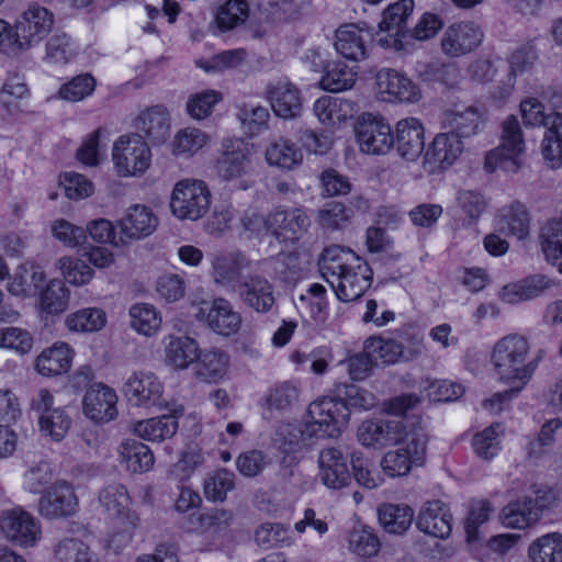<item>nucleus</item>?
<instances>
[{
    "label": "nucleus",
    "mask_w": 562,
    "mask_h": 562,
    "mask_svg": "<svg viewBox=\"0 0 562 562\" xmlns=\"http://www.w3.org/2000/svg\"><path fill=\"white\" fill-rule=\"evenodd\" d=\"M529 349L528 340L518 334L507 335L494 345L491 353L494 371L501 381L512 386L483 402V406L491 413H499L504 404L516 396L530 380L537 363L528 361Z\"/></svg>",
    "instance_id": "obj_1"
},
{
    "label": "nucleus",
    "mask_w": 562,
    "mask_h": 562,
    "mask_svg": "<svg viewBox=\"0 0 562 562\" xmlns=\"http://www.w3.org/2000/svg\"><path fill=\"white\" fill-rule=\"evenodd\" d=\"M318 266L323 278L341 302L358 300L371 286V268L350 249L339 246L324 249Z\"/></svg>",
    "instance_id": "obj_2"
},
{
    "label": "nucleus",
    "mask_w": 562,
    "mask_h": 562,
    "mask_svg": "<svg viewBox=\"0 0 562 562\" xmlns=\"http://www.w3.org/2000/svg\"><path fill=\"white\" fill-rule=\"evenodd\" d=\"M522 485L519 481L513 483L508 493L515 496L522 491L524 495L503 508V524L509 528L525 529L533 525L539 520L542 512L558 501L555 491L549 486L533 484L522 488Z\"/></svg>",
    "instance_id": "obj_3"
},
{
    "label": "nucleus",
    "mask_w": 562,
    "mask_h": 562,
    "mask_svg": "<svg viewBox=\"0 0 562 562\" xmlns=\"http://www.w3.org/2000/svg\"><path fill=\"white\" fill-rule=\"evenodd\" d=\"M243 226L249 232L257 234L270 233L278 240L296 243L311 226V220L305 210L296 209H276L267 215L254 213L245 216Z\"/></svg>",
    "instance_id": "obj_4"
},
{
    "label": "nucleus",
    "mask_w": 562,
    "mask_h": 562,
    "mask_svg": "<svg viewBox=\"0 0 562 562\" xmlns=\"http://www.w3.org/2000/svg\"><path fill=\"white\" fill-rule=\"evenodd\" d=\"M428 438L420 427L411 430L395 442L394 449L386 451L380 461V467L389 477L407 476L413 468L422 467L426 459Z\"/></svg>",
    "instance_id": "obj_5"
},
{
    "label": "nucleus",
    "mask_w": 562,
    "mask_h": 562,
    "mask_svg": "<svg viewBox=\"0 0 562 562\" xmlns=\"http://www.w3.org/2000/svg\"><path fill=\"white\" fill-rule=\"evenodd\" d=\"M350 412L338 397L324 396L308 405L307 420L301 435L305 437L336 438L347 426Z\"/></svg>",
    "instance_id": "obj_6"
},
{
    "label": "nucleus",
    "mask_w": 562,
    "mask_h": 562,
    "mask_svg": "<svg viewBox=\"0 0 562 562\" xmlns=\"http://www.w3.org/2000/svg\"><path fill=\"white\" fill-rule=\"evenodd\" d=\"M111 159L119 177L140 178L150 169L153 156L144 137L132 133L114 140Z\"/></svg>",
    "instance_id": "obj_7"
},
{
    "label": "nucleus",
    "mask_w": 562,
    "mask_h": 562,
    "mask_svg": "<svg viewBox=\"0 0 562 562\" xmlns=\"http://www.w3.org/2000/svg\"><path fill=\"white\" fill-rule=\"evenodd\" d=\"M525 150L526 144L519 121L516 116L509 115L502 123L499 145L486 154L485 169L490 172L497 168L517 172Z\"/></svg>",
    "instance_id": "obj_8"
},
{
    "label": "nucleus",
    "mask_w": 562,
    "mask_h": 562,
    "mask_svg": "<svg viewBox=\"0 0 562 562\" xmlns=\"http://www.w3.org/2000/svg\"><path fill=\"white\" fill-rule=\"evenodd\" d=\"M54 404L53 393L42 387L31 397L30 409L37 416L41 436L48 441L60 442L68 435L72 419L64 407L54 406Z\"/></svg>",
    "instance_id": "obj_9"
},
{
    "label": "nucleus",
    "mask_w": 562,
    "mask_h": 562,
    "mask_svg": "<svg viewBox=\"0 0 562 562\" xmlns=\"http://www.w3.org/2000/svg\"><path fill=\"white\" fill-rule=\"evenodd\" d=\"M414 10V0H398L384 9L382 20L378 24V44L385 49L407 52L409 49V32L406 23Z\"/></svg>",
    "instance_id": "obj_10"
},
{
    "label": "nucleus",
    "mask_w": 562,
    "mask_h": 562,
    "mask_svg": "<svg viewBox=\"0 0 562 562\" xmlns=\"http://www.w3.org/2000/svg\"><path fill=\"white\" fill-rule=\"evenodd\" d=\"M0 536L19 548H34L42 539V525L34 515L16 505L0 513Z\"/></svg>",
    "instance_id": "obj_11"
},
{
    "label": "nucleus",
    "mask_w": 562,
    "mask_h": 562,
    "mask_svg": "<svg viewBox=\"0 0 562 562\" xmlns=\"http://www.w3.org/2000/svg\"><path fill=\"white\" fill-rule=\"evenodd\" d=\"M81 413L94 425H105L119 417V394L103 382H93L81 398Z\"/></svg>",
    "instance_id": "obj_12"
},
{
    "label": "nucleus",
    "mask_w": 562,
    "mask_h": 562,
    "mask_svg": "<svg viewBox=\"0 0 562 562\" xmlns=\"http://www.w3.org/2000/svg\"><path fill=\"white\" fill-rule=\"evenodd\" d=\"M374 88L380 100L390 103L414 104L420 101V88L404 72L381 68L374 75Z\"/></svg>",
    "instance_id": "obj_13"
},
{
    "label": "nucleus",
    "mask_w": 562,
    "mask_h": 562,
    "mask_svg": "<svg viewBox=\"0 0 562 562\" xmlns=\"http://www.w3.org/2000/svg\"><path fill=\"white\" fill-rule=\"evenodd\" d=\"M194 317L204 322L212 331L223 337L237 334L243 325L241 314L224 297L203 302L194 313Z\"/></svg>",
    "instance_id": "obj_14"
},
{
    "label": "nucleus",
    "mask_w": 562,
    "mask_h": 562,
    "mask_svg": "<svg viewBox=\"0 0 562 562\" xmlns=\"http://www.w3.org/2000/svg\"><path fill=\"white\" fill-rule=\"evenodd\" d=\"M127 401L136 407H162L167 405L160 380L149 371H133L123 385Z\"/></svg>",
    "instance_id": "obj_15"
},
{
    "label": "nucleus",
    "mask_w": 562,
    "mask_h": 562,
    "mask_svg": "<svg viewBox=\"0 0 562 562\" xmlns=\"http://www.w3.org/2000/svg\"><path fill=\"white\" fill-rule=\"evenodd\" d=\"M484 32L473 21H459L450 24L442 33L440 47L450 58H458L475 50L482 43Z\"/></svg>",
    "instance_id": "obj_16"
},
{
    "label": "nucleus",
    "mask_w": 562,
    "mask_h": 562,
    "mask_svg": "<svg viewBox=\"0 0 562 562\" xmlns=\"http://www.w3.org/2000/svg\"><path fill=\"white\" fill-rule=\"evenodd\" d=\"M360 150L370 155H384L394 145V135L383 117L363 114L356 126Z\"/></svg>",
    "instance_id": "obj_17"
},
{
    "label": "nucleus",
    "mask_w": 562,
    "mask_h": 562,
    "mask_svg": "<svg viewBox=\"0 0 562 562\" xmlns=\"http://www.w3.org/2000/svg\"><path fill=\"white\" fill-rule=\"evenodd\" d=\"M15 22L27 50L38 45L52 32L55 15L48 8L33 2L22 11Z\"/></svg>",
    "instance_id": "obj_18"
},
{
    "label": "nucleus",
    "mask_w": 562,
    "mask_h": 562,
    "mask_svg": "<svg viewBox=\"0 0 562 562\" xmlns=\"http://www.w3.org/2000/svg\"><path fill=\"white\" fill-rule=\"evenodd\" d=\"M210 204L211 192L204 181H178V220L198 221L207 213Z\"/></svg>",
    "instance_id": "obj_19"
},
{
    "label": "nucleus",
    "mask_w": 562,
    "mask_h": 562,
    "mask_svg": "<svg viewBox=\"0 0 562 562\" xmlns=\"http://www.w3.org/2000/svg\"><path fill=\"white\" fill-rule=\"evenodd\" d=\"M411 427L396 419H368L358 427L357 436L362 446L382 449L400 442Z\"/></svg>",
    "instance_id": "obj_20"
},
{
    "label": "nucleus",
    "mask_w": 562,
    "mask_h": 562,
    "mask_svg": "<svg viewBox=\"0 0 562 562\" xmlns=\"http://www.w3.org/2000/svg\"><path fill=\"white\" fill-rule=\"evenodd\" d=\"M98 507L111 520L127 519L134 522L139 514L133 508V498L127 487L119 482L105 484L98 492Z\"/></svg>",
    "instance_id": "obj_21"
},
{
    "label": "nucleus",
    "mask_w": 562,
    "mask_h": 562,
    "mask_svg": "<svg viewBox=\"0 0 562 562\" xmlns=\"http://www.w3.org/2000/svg\"><path fill=\"white\" fill-rule=\"evenodd\" d=\"M464 150L463 140L452 133L442 132L435 136L425 153L423 166L428 173H436L451 167Z\"/></svg>",
    "instance_id": "obj_22"
},
{
    "label": "nucleus",
    "mask_w": 562,
    "mask_h": 562,
    "mask_svg": "<svg viewBox=\"0 0 562 562\" xmlns=\"http://www.w3.org/2000/svg\"><path fill=\"white\" fill-rule=\"evenodd\" d=\"M78 498L72 486L66 481H55L40 497L37 509L42 517L54 519L75 514Z\"/></svg>",
    "instance_id": "obj_23"
},
{
    "label": "nucleus",
    "mask_w": 562,
    "mask_h": 562,
    "mask_svg": "<svg viewBox=\"0 0 562 562\" xmlns=\"http://www.w3.org/2000/svg\"><path fill=\"white\" fill-rule=\"evenodd\" d=\"M157 225L158 220L149 207L140 204L130 206L117 221L123 246L148 237L156 231Z\"/></svg>",
    "instance_id": "obj_24"
},
{
    "label": "nucleus",
    "mask_w": 562,
    "mask_h": 562,
    "mask_svg": "<svg viewBox=\"0 0 562 562\" xmlns=\"http://www.w3.org/2000/svg\"><path fill=\"white\" fill-rule=\"evenodd\" d=\"M215 170L218 178L227 182L238 180L249 172V153L240 139L223 143V153L216 160Z\"/></svg>",
    "instance_id": "obj_25"
},
{
    "label": "nucleus",
    "mask_w": 562,
    "mask_h": 562,
    "mask_svg": "<svg viewBox=\"0 0 562 562\" xmlns=\"http://www.w3.org/2000/svg\"><path fill=\"white\" fill-rule=\"evenodd\" d=\"M75 349L65 341H56L43 349L34 361V370L44 378H55L67 373L72 367Z\"/></svg>",
    "instance_id": "obj_26"
},
{
    "label": "nucleus",
    "mask_w": 562,
    "mask_h": 562,
    "mask_svg": "<svg viewBox=\"0 0 562 562\" xmlns=\"http://www.w3.org/2000/svg\"><path fill=\"white\" fill-rule=\"evenodd\" d=\"M318 477L328 488L340 490L351 481L347 460L337 448H325L318 456Z\"/></svg>",
    "instance_id": "obj_27"
},
{
    "label": "nucleus",
    "mask_w": 562,
    "mask_h": 562,
    "mask_svg": "<svg viewBox=\"0 0 562 562\" xmlns=\"http://www.w3.org/2000/svg\"><path fill=\"white\" fill-rule=\"evenodd\" d=\"M394 144L398 154L406 160H416L425 147V128L416 117H406L397 122Z\"/></svg>",
    "instance_id": "obj_28"
},
{
    "label": "nucleus",
    "mask_w": 562,
    "mask_h": 562,
    "mask_svg": "<svg viewBox=\"0 0 562 562\" xmlns=\"http://www.w3.org/2000/svg\"><path fill=\"white\" fill-rule=\"evenodd\" d=\"M241 302L257 313L267 314L276 304L273 285L261 276H251L240 282Z\"/></svg>",
    "instance_id": "obj_29"
},
{
    "label": "nucleus",
    "mask_w": 562,
    "mask_h": 562,
    "mask_svg": "<svg viewBox=\"0 0 562 562\" xmlns=\"http://www.w3.org/2000/svg\"><path fill=\"white\" fill-rule=\"evenodd\" d=\"M481 125V112L473 105L463 109H448L440 115L441 128L454 134L461 140L476 135Z\"/></svg>",
    "instance_id": "obj_30"
},
{
    "label": "nucleus",
    "mask_w": 562,
    "mask_h": 562,
    "mask_svg": "<svg viewBox=\"0 0 562 562\" xmlns=\"http://www.w3.org/2000/svg\"><path fill=\"white\" fill-rule=\"evenodd\" d=\"M371 34L368 29L357 24H345L335 34V48L349 60L360 61L368 56L367 43Z\"/></svg>",
    "instance_id": "obj_31"
},
{
    "label": "nucleus",
    "mask_w": 562,
    "mask_h": 562,
    "mask_svg": "<svg viewBox=\"0 0 562 562\" xmlns=\"http://www.w3.org/2000/svg\"><path fill=\"white\" fill-rule=\"evenodd\" d=\"M46 281L45 271L37 265L22 263L9 276L7 291L15 297H33Z\"/></svg>",
    "instance_id": "obj_32"
},
{
    "label": "nucleus",
    "mask_w": 562,
    "mask_h": 562,
    "mask_svg": "<svg viewBox=\"0 0 562 562\" xmlns=\"http://www.w3.org/2000/svg\"><path fill=\"white\" fill-rule=\"evenodd\" d=\"M250 261L240 251L217 254L212 259V278L222 286H232L243 282V271L248 269Z\"/></svg>",
    "instance_id": "obj_33"
},
{
    "label": "nucleus",
    "mask_w": 562,
    "mask_h": 562,
    "mask_svg": "<svg viewBox=\"0 0 562 562\" xmlns=\"http://www.w3.org/2000/svg\"><path fill=\"white\" fill-rule=\"evenodd\" d=\"M417 527L420 531L436 538H447L452 529V516L440 501L427 502L419 512Z\"/></svg>",
    "instance_id": "obj_34"
},
{
    "label": "nucleus",
    "mask_w": 562,
    "mask_h": 562,
    "mask_svg": "<svg viewBox=\"0 0 562 562\" xmlns=\"http://www.w3.org/2000/svg\"><path fill=\"white\" fill-rule=\"evenodd\" d=\"M267 99L276 113L282 119H292L300 114L302 101L299 89L289 81H278L267 88Z\"/></svg>",
    "instance_id": "obj_35"
},
{
    "label": "nucleus",
    "mask_w": 562,
    "mask_h": 562,
    "mask_svg": "<svg viewBox=\"0 0 562 562\" xmlns=\"http://www.w3.org/2000/svg\"><path fill=\"white\" fill-rule=\"evenodd\" d=\"M70 303V291L58 279L47 281L45 288L38 292L37 308L43 319L61 315Z\"/></svg>",
    "instance_id": "obj_36"
},
{
    "label": "nucleus",
    "mask_w": 562,
    "mask_h": 562,
    "mask_svg": "<svg viewBox=\"0 0 562 562\" xmlns=\"http://www.w3.org/2000/svg\"><path fill=\"white\" fill-rule=\"evenodd\" d=\"M120 464L130 473H145L154 467L149 447L136 439H125L116 448Z\"/></svg>",
    "instance_id": "obj_37"
},
{
    "label": "nucleus",
    "mask_w": 562,
    "mask_h": 562,
    "mask_svg": "<svg viewBox=\"0 0 562 562\" xmlns=\"http://www.w3.org/2000/svg\"><path fill=\"white\" fill-rule=\"evenodd\" d=\"M108 325V315L101 307L89 306L79 308L65 318V327L70 333L94 334Z\"/></svg>",
    "instance_id": "obj_38"
},
{
    "label": "nucleus",
    "mask_w": 562,
    "mask_h": 562,
    "mask_svg": "<svg viewBox=\"0 0 562 562\" xmlns=\"http://www.w3.org/2000/svg\"><path fill=\"white\" fill-rule=\"evenodd\" d=\"M265 158L269 166L293 170L302 164L303 153L292 140L279 137L267 146Z\"/></svg>",
    "instance_id": "obj_39"
},
{
    "label": "nucleus",
    "mask_w": 562,
    "mask_h": 562,
    "mask_svg": "<svg viewBox=\"0 0 562 562\" xmlns=\"http://www.w3.org/2000/svg\"><path fill=\"white\" fill-rule=\"evenodd\" d=\"M541 153L551 169L562 166V114L559 112L549 113Z\"/></svg>",
    "instance_id": "obj_40"
},
{
    "label": "nucleus",
    "mask_w": 562,
    "mask_h": 562,
    "mask_svg": "<svg viewBox=\"0 0 562 562\" xmlns=\"http://www.w3.org/2000/svg\"><path fill=\"white\" fill-rule=\"evenodd\" d=\"M134 126L144 132L155 144H162L170 135V119L161 106H154L139 113Z\"/></svg>",
    "instance_id": "obj_41"
},
{
    "label": "nucleus",
    "mask_w": 562,
    "mask_h": 562,
    "mask_svg": "<svg viewBox=\"0 0 562 562\" xmlns=\"http://www.w3.org/2000/svg\"><path fill=\"white\" fill-rule=\"evenodd\" d=\"M228 367V355L218 349H211L201 353L194 366V373L203 382L216 383L225 376Z\"/></svg>",
    "instance_id": "obj_42"
},
{
    "label": "nucleus",
    "mask_w": 562,
    "mask_h": 562,
    "mask_svg": "<svg viewBox=\"0 0 562 562\" xmlns=\"http://www.w3.org/2000/svg\"><path fill=\"white\" fill-rule=\"evenodd\" d=\"M130 326L138 335L156 336L162 325L161 313L149 303H135L128 310Z\"/></svg>",
    "instance_id": "obj_43"
},
{
    "label": "nucleus",
    "mask_w": 562,
    "mask_h": 562,
    "mask_svg": "<svg viewBox=\"0 0 562 562\" xmlns=\"http://www.w3.org/2000/svg\"><path fill=\"white\" fill-rule=\"evenodd\" d=\"M378 518L386 532L402 535L412 525L414 510L405 504H382L378 508Z\"/></svg>",
    "instance_id": "obj_44"
},
{
    "label": "nucleus",
    "mask_w": 562,
    "mask_h": 562,
    "mask_svg": "<svg viewBox=\"0 0 562 562\" xmlns=\"http://www.w3.org/2000/svg\"><path fill=\"white\" fill-rule=\"evenodd\" d=\"M357 81V71L340 60L326 65L319 80V87L329 92H341L351 89Z\"/></svg>",
    "instance_id": "obj_45"
},
{
    "label": "nucleus",
    "mask_w": 562,
    "mask_h": 562,
    "mask_svg": "<svg viewBox=\"0 0 562 562\" xmlns=\"http://www.w3.org/2000/svg\"><path fill=\"white\" fill-rule=\"evenodd\" d=\"M352 103L342 98L322 97L314 103L313 111L319 122L326 125L339 124L352 116Z\"/></svg>",
    "instance_id": "obj_46"
},
{
    "label": "nucleus",
    "mask_w": 562,
    "mask_h": 562,
    "mask_svg": "<svg viewBox=\"0 0 562 562\" xmlns=\"http://www.w3.org/2000/svg\"><path fill=\"white\" fill-rule=\"evenodd\" d=\"M134 432L148 441H162L176 434V415L171 409L169 414L161 417L148 418L137 422Z\"/></svg>",
    "instance_id": "obj_47"
},
{
    "label": "nucleus",
    "mask_w": 562,
    "mask_h": 562,
    "mask_svg": "<svg viewBox=\"0 0 562 562\" xmlns=\"http://www.w3.org/2000/svg\"><path fill=\"white\" fill-rule=\"evenodd\" d=\"M353 211L341 202L330 201L318 209L316 224L325 232L342 231L349 226Z\"/></svg>",
    "instance_id": "obj_48"
},
{
    "label": "nucleus",
    "mask_w": 562,
    "mask_h": 562,
    "mask_svg": "<svg viewBox=\"0 0 562 562\" xmlns=\"http://www.w3.org/2000/svg\"><path fill=\"white\" fill-rule=\"evenodd\" d=\"M55 268L60 272L64 280L74 286L89 284L94 276V269L79 257L66 255L55 262Z\"/></svg>",
    "instance_id": "obj_49"
},
{
    "label": "nucleus",
    "mask_w": 562,
    "mask_h": 562,
    "mask_svg": "<svg viewBox=\"0 0 562 562\" xmlns=\"http://www.w3.org/2000/svg\"><path fill=\"white\" fill-rule=\"evenodd\" d=\"M530 562H562V535L547 533L528 548Z\"/></svg>",
    "instance_id": "obj_50"
},
{
    "label": "nucleus",
    "mask_w": 562,
    "mask_h": 562,
    "mask_svg": "<svg viewBox=\"0 0 562 562\" xmlns=\"http://www.w3.org/2000/svg\"><path fill=\"white\" fill-rule=\"evenodd\" d=\"M139 516L131 524L127 519L111 520V529L103 538V546L105 550L119 553L127 548L133 541L135 531L139 527Z\"/></svg>",
    "instance_id": "obj_51"
},
{
    "label": "nucleus",
    "mask_w": 562,
    "mask_h": 562,
    "mask_svg": "<svg viewBox=\"0 0 562 562\" xmlns=\"http://www.w3.org/2000/svg\"><path fill=\"white\" fill-rule=\"evenodd\" d=\"M106 133L99 128L87 135L76 153L77 160L88 167H95L105 157Z\"/></svg>",
    "instance_id": "obj_52"
},
{
    "label": "nucleus",
    "mask_w": 562,
    "mask_h": 562,
    "mask_svg": "<svg viewBox=\"0 0 562 562\" xmlns=\"http://www.w3.org/2000/svg\"><path fill=\"white\" fill-rule=\"evenodd\" d=\"M249 14L246 0H227L215 13V24L222 32H227L243 24Z\"/></svg>",
    "instance_id": "obj_53"
},
{
    "label": "nucleus",
    "mask_w": 562,
    "mask_h": 562,
    "mask_svg": "<svg viewBox=\"0 0 562 562\" xmlns=\"http://www.w3.org/2000/svg\"><path fill=\"white\" fill-rule=\"evenodd\" d=\"M33 346L34 337L27 329L18 326L0 327V349L25 356L31 352Z\"/></svg>",
    "instance_id": "obj_54"
},
{
    "label": "nucleus",
    "mask_w": 562,
    "mask_h": 562,
    "mask_svg": "<svg viewBox=\"0 0 562 562\" xmlns=\"http://www.w3.org/2000/svg\"><path fill=\"white\" fill-rule=\"evenodd\" d=\"M364 348L371 352L373 359H380L385 364L403 362L402 348L398 339L392 334V337H369L364 341Z\"/></svg>",
    "instance_id": "obj_55"
},
{
    "label": "nucleus",
    "mask_w": 562,
    "mask_h": 562,
    "mask_svg": "<svg viewBox=\"0 0 562 562\" xmlns=\"http://www.w3.org/2000/svg\"><path fill=\"white\" fill-rule=\"evenodd\" d=\"M402 348L403 362L413 361L426 352L424 335L412 325H405L393 331Z\"/></svg>",
    "instance_id": "obj_56"
},
{
    "label": "nucleus",
    "mask_w": 562,
    "mask_h": 562,
    "mask_svg": "<svg viewBox=\"0 0 562 562\" xmlns=\"http://www.w3.org/2000/svg\"><path fill=\"white\" fill-rule=\"evenodd\" d=\"M255 541L263 549H271L273 547H290L294 540L290 529L283 525L266 522L256 529Z\"/></svg>",
    "instance_id": "obj_57"
},
{
    "label": "nucleus",
    "mask_w": 562,
    "mask_h": 562,
    "mask_svg": "<svg viewBox=\"0 0 562 562\" xmlns=\"http://www.w3.org/2000/svg\"><path fill=\"white\" fill-rule=\"evenodd\" d=\"M502 218L510 235L524 239L529 234L530 217L526 206L520 202H514L502 210Z\"/></svg>",
    "instance_id": "obj_58"
},
{
    "label": "nucleus",
    "mask_w": 562,
    "mask_h": 562,
    "mask_svg": "<svg viewBox=\"0 0 562 562\" xmlns=\"http://www.w3.org/2000/svg\"><path fill=\"white\" fill-rule=\"evenodd\" d=\"M300 400V389L291 382H282L270 389L266 405L269 411H290Z\"/></svg>",
    "instance_id": "obj_59"
},
{
    "label": "nucleus",
    "mask_w": 562,
    "mask_h": 562,
    "mask_svg": "<svg viewBox=\"0 0 562 562\" xmlns=\"http://www.w3.org/2000/svg\"><path fill=\"white\" fill-rule=\"evenodd\" d=\"M349 550L360 557L375 555L380 549V541L370 527L355 526L348 535Z\"/></svg>",
    "instance_id": "obj_60"
},
{
    "label": "nucleus",
    "mask_w": 562,
    "mask_h": 562,
    "mask_svg": "<svg viewBox=\"0 0 562 562\" xmlns=\"http://www.w3.org/2000/svg\"><path fill=\"white\" fill-rule=\"evenodd\" d=\"M55 558L58 562H101L90 548L77 539H64L55 548Z\"/></svg>",
    "instance_id": "obj_61"
},
{
    "label": "nucleus",
    "mask_w": 562,
    "mask_h": 562,
    "mask_svg": "<svg viewBox=\"0 0 562 562\" xmlns=\"http://www.w3.org/2000/svg\"><path fill=\"white\" fill-rule=\"evenodd\" d=\"M541 249L548 261L562 260V221H549L540 233Z\"/></svg>",
    "instance_id": "obj_62"
},
{
    "label": "nucleus",
    "mask_w": 562,
    "mask_h": 562,
    "mask_svg": "<svg viewBox=\"0 0 562 562\" xmlns=\"http://www.w3.org/2000/svg\"><path fill=\"white\" fill-rule=\"evenodd\" d=\"M235 475L226 469H220L209 473L204 481V494L206 499L223 502L229 491L234 488Z\"/></svg>",
    "instance_id": "obj_63"
},
{
    "label": "nucleus",
    "mask_w": 562,
    "mask_h": 562,
    "mask_svg": "<svg viewBox=\"0 0 562 562\" xmlns=\"http://www.w3.org/2000/svg\"><path fill=\"white\" fill-rule=\"evenodd\" d=\"M27 95L29 89L24 79L19 75L9 76L0 91V105L12 113L20 109Z\"/></svg>",
    "instance_id": "obj_64"
}]
</instances>
